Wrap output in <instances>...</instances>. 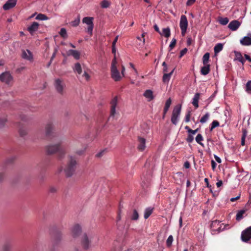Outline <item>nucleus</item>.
<instances>
[{
    "label": "nucleus",
    "instance_id": "nucleus-1",
    "mask_svg": "<svg viewBox=\"0 0 251 251\" xmlns=\"http://www.w3.org/2000/svg\"><path fill=\"white\" fill-rule=\"evenodd\" d=\"M46 151L49 154L57 153L59 159L63 158L66 154L65 148L61 145L60 142L56 144L48 145L46 148Z\"/></svg>",
    "mask_w": 251,
    "mask_h": 251
},
{
    "label": "nucleus",
    "instance_id": "nucleus-2",
    "mask_svg": "<svg viewBox=\"0 0 251 251\" xmlns=\"http://www.w3.org/2000/svg\"><path fill=\"white\" fill-rule=\"evenodd\" d=\"M77 162L72 156H69V160L66 167L64 169L65 175L68 177L72 176L75 173Z\"/></svg>",
    "mask_w": 251,
    "mask_h": 251
},
{
    "label": "nucleus",
    "instance_id": "nucleus-3",
    "mask_svg": "<svg viewBox=\"0 0 251 251\" xmlns=\"http://www.w3.org/2000/svg\"><path fill=\"white\" fill-rule=\"evenodd\" d=\"M117 61L116 57L114 56L111 64V77L115 81H118L121 80L122 76L120 75V72L117 69L116 67Z\"/></svg>",
    "mask_w": 251,
    "mask_h": 251
},
{
    "label": "nucleus",
    "instance_id": "nucleus-4",
    "mask_svg": "<svg viewBox=\"0 0 251 251\" xmlns=\"http://www.w3.org/2000/svg\"><path fill=\"white\" fill-rule=\"evenodd\" d=\"M181 110V105H177L174 108L171 117V122L175 125H176L178 123Z\"/></svg>",
    "mask_w": 251,
    "mask_h": 251
},
{
    "label": "nucleus",
    "instance_id": "nucleus-5",
    "mask_svg": "<svg viewBox=\"0 0 251 251\" xmlns=\"http://www.w3.org/2000/svg\"><path fill=\"white\" fill-rule=\"evenodd\" d=\"M93 237L92 235H88L85 233L82 235L81 238V244L83 249L86 250L91 247V240Z\"/></svg>",
    "mask_w": 251,
    "mask_h": 251
},
{
    "label": "nucleus",
    "instance_id": "nucleus-6",
    "mask_svg": "<svg viewBox=\"0 0 251 251\" xmlns=\"http://www.w3.org/2000/svg\"><path fill=\"white\" fill-rule=\"evenodd\" d=\"M94 18L92 17H85L82 19V23L88 25L87 31L91 35H92L94 28Z\"/></svg>",
    "mask_w": 251,
    "mask_h": 251
},
{
    "label": "nucleus",
    "instance_id": "nucleus-7",
    "mask_svg": "<svg viewBox=\"0 0 251 251\" xmlns=\"http://www.w3.org/2000/svg\"><path fill=\"white\" fill-rule=\"evenodd\" d=\"M188 25V23L186 16L185 15H182L180 17L179 26L182 36H184L185 35Z\"/></svg>",
    "mask_w": 251,
    "mask_h": 251
},
{
    "label": "nucleus",
    "instance_id": "nucleus-8",
    "mask_svg": "<svg viewBox=\"0 0 251 251\" xmlns=\"http://www.w3.org/2000/svg\"><path fill=\"white\" fill-rule=\"evenodd\" d=\"M54 85L56 91L60 94H63L64 93L65 84L63 80L60 78H56L54 80Z\"/></svg>",
    "mask_w": 251,
    "mask_h": 251
},
{
    "label": "nucleus",
    "instance_id": "nucleus-9",
    "mask_svg": "<svg viewBox=\"0 0 251 251\" xmlns=\"http://www.w3.org/2000/svg\"><path fill=\"white\" fill-rule=\"evenodd\" d=\"M110 117H114L117 113L116 108H118V97H114L110 101Z\"/></svg>",
    "mask_w": 251,
    "mask_h": 251
},
{
    "label": "nucleus",
    "instance_id": "nucleus-10",
    "mask_svg": "<svg viewBox=\"0 0 251 251\" xmlns=\"http://www.w3.org/2000/svg\"><path fill=\"white\" fill-rule=\"evenodd\" d=\"M13 80V77L9 72H5L0 75V80L6 84L10 83Z\"/></svg>",
    "mask_w": 251,
    "mask_h": 251
},
{
    "label": "nucleus",
    "instance_id": "nucleus-11",
    "mask_svg": "<svg viewBox=\"0 0 251 251\" xmlns=\"http://www.w3.org/2000/svg\"><path fill=\"white\" fill-rule=\"evenodd\" d=\"M241 239L245 242H248L251 239V226L242 232Z\"/></svg>",
    "mask_w": 251,
    "mask_h": 251
},
{
    "label": "nucleus",
    "instance_id": "nucleus-12",
    "mask_svg": "<svg viewBox=\"0 0 251 251\" xmlns=\"http://www.w3.org/2000/svg\"><path fill=\"white\" fill-rule=\"evenodd\" d=\"M21 57L24 59L32 62L33 60V56L32 53L29 50H22Z\"/></svg>",
    "mask_w": 251,
    "mask_h": 251
},
{
    "label": "nucleus",
    "instance_id": "nucleus-13",
    "mask_svg": "<svg viewBox=\"0 0 251 251\" xmlns=\"http://www.w3.org/2000/svg\"><path fill=\"white\" fill-rule=\"evenodd\" d=\"M240 42L243 46H248L251 45V33H248L247 36L240 40Z\"/></svg>",
    "mask_w": 251,
    "mask_h": 251
},
{
    "label": "nucleus",
    "instance_id": "nucleus-14",
    "mask_svg": "<svg viewBox=\"0 0 251 251\" xmlns=\"http://www.w3.org/2000/svg\"><path fill=\"white\" fill-rule=\"evenodd\" d=\"M17 0H8L3 5V8L5 10H9L13 8L17 3Z\"/></svg>",
    "mask_w": 251,
    "mask_h": 251
},
{
    "label": "nucleus",
    "instance_id": "nucleus-15",
    "mask_svg": "<svg viewBox=\"0 0 251 251\" xmlns=\"http://www.w3.org/2000/svg\"><path fill=\"white\" fill-rule=\"evenodd\" d=\"M241 25V23L238 20H233L229 23L228 27L232 31H236Z\"/></svg>",
    "mask_w": 251,
    "mask_h": 251
},
{
    "label": "nucleus",
    "instance_id": "nucleus-16",
    "mask_svg": "<svg viewBox=\"0 0 251 251\" xmlns=\"http://www.w3.org/2000/svg\"><path fill=\"white\" fill-rule=\"evenodd\" d=\"M81 231V228L78 225H75L71 229V234L73 237L76 238Z\"/></svg>",
    "mask_w": 251,
    "mask_h": 251
},
{
    "label": "nucleus",
    "instance_id": "nucleus-17",
    "mask_svg": "<svg viewBox=\"0 0 251 251\" xmlns=\"http://www.w3.org/2000/svg\"><path fill=\"white\" fill-rule=\"evenodd\" d=\"M211 227L213 230L217 231L218 232H220L221 229V224L219 221L215 220L212 222L211 224Z\"/></svg>",
    "mask_w": 251,
    "mask_h": 251
},
{
    "label": "nucleus",
    "instance_id": "nucleus-18",
    "mask_svg": "<svg viewBox=\"0 0 251 251\" xmlns=\"http://www.w3.org/2000/svg\"><path fill=\"white\" fill-rule=\"evenodd\" d=\"M143 96L147 99L148 101H151L154 98V96H153L152 91L150 89L146 90L144 92Z\"/></svg>",
    "mask_w": 251,
    "mask_h": 251
},
{
    "label": "nucleus",
    "instance_id": "nucleus-19",
    "mask_svg": "<svg viewBox=\"0 0 251 251\" xmlns=\"http://www.w3.org/2000/svg\"><path fill=\"white\" fill-rule=\"evenodd\" d=\"M138 149L140 151H143L146 148V139L142 137L138 138Z\"/></svg>",
    "mask_w": 251,
    "mask_h": 251
},
{
    "label": "nucleus",
    "instance_id": "nucleus-20",
    "mask_svg": "<svg viewBox=\"0 0 251 251\" xmlns=\"http://www.w3.org/2000/svg\"><path fill=\"white\" fill-rule=\"evenodd\" d=\"M39 24L37 22H33L31 25L28 27L27 30L32 35L39 28Z\"/></svg>",
    "mask_w": 251,
    "mask_h": 251
},
{
    "label": "nucleus",
    "instance_id": "nucleus-21",
    "mask_svg": "<svg viewBox=\"0 0 251 251\" xmlns=\"http://www.w3.org/2000/svg\"><path fill=\"white\" fill-rule=\"evenodd\" d=\"M174 69L172 70L169 73H164L162 77V81L165 83H168L170 81L171 77L174 72Z\"/></svg>",
    "mask_w": 251,
    "mask_h": 251
},
{
    "label": "nucleus",
    "instance_id": "nucleus-22",
    "mask_svg": "<svg viewBox=\"0 0 251 251\" xmlns=\"http://www.w3.org/2000/svg\"><path fill=\"white\" fill-rule=\"evenodd\" d=\"M200 94L199 93H197L195 94L194 98L192 100V104L195 106L196 108H198L199 107V100L200 99Z\"/></svg>",
    "mask_w": 251,
    "mask_h": 251
},
{
    "label": "nucleus",
    "instance_id": "nucleus-23",
    "mask_svg": "<svg viewBox=\"0 0 251 251\" xmlns=\"http://www.w3.org/2000/svg\"><path fill=\"white\" fill-rule=\"evenodd\" d=\"M172 102L171 99L170 98H169L166 101L165 106L163 109V118L164 119L166 113L167 112Z\"/></svg>",
    "mask_w": 251,
    "mask_h": 251
},
{
    "label": "nucleus",
    "instance_id": "nucleus-24",
    "mask_svg": "<svg viewBox=\"0 0 251 251\" xmlns=\"http://www.w3.org/2000/svg\"><path fill=\"white\" fill-rule=\"evenodd\" d=\"M68 55H72L75 59H79L80 58V53L76 50H70L68 51Z\"/></svg>",
    "mask_w": 251,
    "mask_h": 251
},
{
    "label": "nucleus",
    "instance_id": "nucleus-25",
    "mask_svg": "<svg viewBox=\"0 0 251 251\" xmlns=\"http://www.w3.org/2000/svg\"><path fill=\"white\" fill-rule=\"evenodd\" d=\"M210 71V66L208 64L204 65V66L201 67V75H207Z\"/></svg>",
    "mask_w": 251,
    "mask_h": 251
},
{
    "label": "nucleus",
    "instance_id": "nucleus-26",
    "mask_svg": "<svg viewBox=\"0 0 251 251\" xmlns=\"http://www.w3.org/2000/svg\"><path fill=\"white\" fill-rule=\"evenodd\" d=\"M153 208L151 207L146 208L144 211V217L145 219H147L153 212Z\"/></svg>",
    "mask_w": 251,
    "mask_h": 251
},
{
    "label": "nucleus",
    "instance_id": "nucleus-27",
    "mask_svg": "<svg viewBox=\"0 0 251 251\" xmlns=\"http://www.w3.org/2000/svg\"><path fill=\"white\" fill-rule=\"evenodd\" d=\"M73 70L74 72L76 73L78 75H80L82 73V68L80 63H75L74 67L73 68Z\"/></svg>",
    "mask_w": 251,
    "mask_h": 251
},
{
    "label": "nucleus",
    "instance_id": "nucleus-28",
    "mask_svg": "<svg viewBox=\"0 0 251 251\" xmlns=\"http://www.w3.org/2000/svg\"><path fill=\"white\" fill-rule=\"evenodd\" d=\"M223 49V45L222 43H218L214 48V51L215 54L220 52Z\"/></svg>",
    "mask_w": 251,
    "mask_h": 251
},
{
    "label": "nucleus",
    "instance_id": "nucleus-29",
    "mask_svg": "<svg viewBox=\"0 0 251 251\" xmlns=\"http://www.w3.org/2000/svg\"><path fill=\"white\" fill-rule=\"evenodd\" d=\"M246 210H241L239 211L236 214V220L240 221L244 217V214L246 213Z\"/></svg>",
    "mask_w": 251,
    "mask_h": 251
},
{
    "label": "nucleus",
    "instance_id": "nucleus-30",
    "mask_svg": "<svg viewBox=\"0 0 251 251\" xmlns=\"http://www.w3.org/2000/svg\"><path fill=\"white\" fill-rule=\"evenodd\" d=\"M170 29L169 27H167L162 29V33H161V35L164 36L166 38H168L170 37Z\"/></svg>",
    "mask_w": 251,
    "mask_h": 251
},
{
    "label": "nucleus",
    "instance_id": "nucleus-31",
    "mask_svg": "<svg viewBox=\"0 0 251 251\" xmlns=\"http://www.w3.org/2000/svg\"><path fill=\"white\" fill-rule=\"evenodd\" d=\"M218 22L219 23L223 25H227L229 22V20L227 18H223V17H219Z\"/></svg>",
    "mask_w": 251,
    "mask_h": 251
},
{
    "label": "nucleus",
    "instance_id": "nucleus-32",
    "mask_svg": "<svg viewBox=\"0 0 251 251\" xmlns=\"http://www.w3.org/2000/svg\"><path fill=\"white\" fill-rule=\"evenodd\" d=\"M209 117V113L208 112L206 113L201 118L200 121V123L201 124H204L206 123L208 120Z\"/></svg>",
    "mask_w": 251,
    "mask_h": 251
},
{
    "label": "nucleus",
    "instance_id": "nucleus-33",
    "mask_svg": "<svg viewBox=\"0 0 251 251\" xmlns=\"http://www.w3.org/2000/svg\"><path fill=\"white\" fill-rule=\"evenodd\" d=\"M53 129V126L51 124H48L46 126V133L49 135Z\"/></svg>",
    "mask_w": 251,
    "mask_h": 251
},
{
    "label": "nucleus",
    "instance_id": "nucleus-34",
    "mask_svg": "<svg viewBox=\"0 0 251 251\" xmlns=\"http://www.w3.org/2000/svg\"><path fill=\"white\" fill-rule=\"evenodd\" d=\"M130 219L133 221H137L139 219V214L137 211L136 209H134L133 213L130 217Z\"/></svg>",
    "mask_w": 251,
    "mask_h": 251
},
{
    "label": "nucleus",
    "instance_id": "nucleus-35",
    "mask_svg": "<svg viewBox=\"0 0 251 251\" xmlns=\"http://www.w3.org/2000/svg\"><path fill=\"white\" fill-rule=\"evenodd\" d=\"M203 137L201 134H198L196 137V142L202 147H203V144L201 142V141H203Z\"/></svg>",
    "mask_w": 251,
    "mask_h": 251
},
{
    "label": "nucleus",
    "instance_id": "nucleus-36",
    "mask_svg": "<svg viewBox=\"0 0 251 251\" xmlns=\"http://www.w3.org/2000/svg\"><path fill=\"white\" fill-rule=\"evenodd\" d=\"M49 19V18L46 15H45V14H41V13L37 15V16L36 17V20H42V21L47 20Z\"/></svg>",
    "mask_w": 251,
    "mask_h": 251
},
{
    "label": "nucleus",
    "instance_id": "nucleus-37",
    "mask_svg": "<svg viewBox=\"0 0 251 251\" xmlns=\"http://www.w3.org/2000/svg\"><path fill=\"white\" fill-rule=\"evenodd\" d=\"M210 54L208 52L205 53L202 57V62L203 65L207 64L209 58Z\"/></svg>",
    "mask_w": 251,
    "mask_h": 251
},
{
    "label": "nucleus",
    "instance_id": "nucleus-38",
    "mask_svg": "<svg viewBox=\"0 0 251 251\" xmlns=\"http://www.w3.org/2000/svg\"><path fill=\"white\" fill-rule=\"evenodd\" d=\"M174 238L172 235H170L166 240V246L167 247H171Z\"/></svg>",
    "mask_w": 251,
    "mask_h": 251
},
{
    "label": "nucleus",
    "instance_id": "nucleus-39",
    "mask_svg": "<svg viewBox=\"0 0 251 251\" xmlns=\"http://www.w3.org/2000/svg\"><path fill=\"white\" fill-rule=\"evenodd\" d=\"M236 57L237 60L242 63L243 65L244 64L245 60L243 58V57L240 53H237L236 54Z\"/></svg>",
    "mask_w": 251,
    "mask_h": 251
},
{
    "label": "nucleus",
    "instance_id": "nucleus-40",
    "mask_svg": "<svg viewBox=\"0 0 251 251\" xmlns=\"http://www.w3.org/2000/svg\"><path fill=\"white\" fill-rule=\"evenodd\" d=\"M245 90L248 93L251 94V80H249L246 83Z\"/></svg>",
    "mask_w": 251,
    "mask_h": 251
},
{
    "label": "nucleus",
    "instance_id": "nucleus-41",
    "mask_svg": "<svg viewBox=\"0 0 251 251\" xmlns=\"http://www.w3.org/2000/svg\"><path fill=\"white\" fill-rule=\"evenodd\" d=\"M60 35L64 38L67 37V34L66 30L64 28H62L59 32Z\"/></svg>",
    "mask_w": 251,
    "mask_h": 251
},
{
    "label": "nucleus",
    "instance_id": "nucleus-42",
    "mask_svg": "<svg viewBox=\"0 0 251 251\" xmlns=\"http://www.w3.org/2000/svg\"><path fill=\"white\" fill-rule=\"evenodd\" d=\"M218 126H219V123L217 121L214 120L211 124L210 130L212 131L214 128Z\"/></svg>",
    "mask_w": 251,
    "mask_h": 251
},
{
    "label": "nucleus",
    "instance_id": "nucleus-43",
    "mask_svg": "<svg viewBox=\"0 0 251 251\" xmlns=\"http://www.w3.org/2000/svg\"><path fill=\"white\" fill-rule=\"evenodd\" d=\"M80 23V17L78 16L77 18L72 21L71 23L73 26H77Z\"/></svg>",
    "mask_w": 251,
    "mask_h": 251
},
{
    "label": "nucleus",
    "instance_id": "nucleus-44",
    "mask_svg": "<svg viewBox=\"0 0 251 251\" xmlns=\"http://www.w3.org/2000/svg\"><path fill=\"white\" fill-rule=\"evenodd\" d=\"M11 246L8 243L5 244L2 247V251H10Z\"/></svg>",
    "mask_w": 251,
    "mask_h": 251
},
{
    "label": "nucleus",
    "instance_id": "nucleus-45",
    "mask_svg": "<svg viewBox=\"0 0 251 251\" xmlns=\"http://www.w3.org/2000/svg\"><path fill=\"white\" fill-rule=\"evenodd\" d=\"M110 5L109 2L107 0H103L101 2V6L102 8H107Z\"/></svg>",
    "mask_w": 251,
    "mask_h": 251
},
{
    "label": "nucleus",
    "instance_id": "nucleus-46",
    "mask_svg": "<svg viewBox=\"0 0 251 251\" xmlns=\"http://www.w3.org/2000/svg\"><path fill=\"white\" fill-rule=\"evenodd\" d=\"M191 116V111L189 110L187 111L185 117V122L188 123L190 121V117Z\"/></svg>",
    "mask_w": 251,
    "mask_h": 251
},
{
    "label": "nucleus",
    "instance_id": "nucleus-47",
    "mask_svg": "<svg viewBox=\"0 0 251 251\" xmlns=\"http://www.w3.org/2000/svg\"><path fill=\"white\" fill-rule=\"evenodd\" d=\"M6 122L7 119L6 118H0V128L4 127Z\"/></svg>",
    "mask_w": 251,
    "mask_h": 251
},
{
    "label": "nucleus",
    "instance_id": "nucleus-48",
    "mask_svg": "<svg viewBox=\"0 0 251 251\" xmlns=\"http://www.w3.org/2000/svg\"><path fill=\"white\" fill-rule=\"evenodd\" d=\"M176 40L175 38H173L169 45L170 50H172L174 47L176 46Z\"/></svg>",
    "mask_w": 251,
    "mask_h": 251
},
{
    "label": "nucleus",
    "instance_id": "nucleus-49",
    "mask_svg": "<svg viewBox=\"0 0 251 251\" xmlns=\"http://www.w3.org/2000/svg\"><path fill=\"white\" fill-rule=\"evenodd\" d=\"M82 77L83 78H84V79L86 81H88L90 77V75L85 71L84 72L83 74L82 75Z\"/></svg>",
    "mask_w": 251,
    "mask_h": 251
},
{
    "label": "nucleus",
    "instance_id": "nucleus-50",
    "mask_svg": "<svg viewBox=\"0 0 251 251\" xmlns=\"http://www.w3.org/2000/svg\"><path fill=\"white\" fill-rule=\"evenodd\" d=\"M193 140H194V137H193V135L189 133V135L186 139V141L188 143H191L193 142Z\"/></svg>",
    "mask_w": 251,
    "mask_h": 251
},
{
    "label": "nucleus",
    "instance_id": "nucleus-51",
    "mask_svg": "<svg viewBox=\"0 0 251 251\" xmlns=\"http://www.w3.org/2000/svg\"><path fill=\"white\" fill-rule=\"evenodd\" d=\"M19 133L21 136H24L26 134L27 131L25 129H20L19 130Z\"/></svg>",
    "mask_w": 251,
    "mask_h": 251
},
{
    "label": "nucleus",
    "instance_id": "nucleus-52",
    "mask_svg": "<svg viewBox=\"0 0 251 251\" xmlns=\"http://www.w3.org/2000/svg\"><path fill=\"white\" fill-rule=\"evenodd\" d=\"M246 137V132H244L242 135V140H241V145L242 146L245 145Z\"/></svg>",
    "mask_w": 251,
    "mask_h": 251
},
{
    "label": "nucleus",
    "instance_id": "nucleus-53",
    "mask_svg": "<svg viewBox=\"0 0 251 251\" xmlns=\"http://www.w3.org/2000/svg\"><path fill=\"white\" fill-rule=\"evenodd\" d=\"M57 51H58V48H55L54 49V52H53V54H52V56L51 57V58H50V59L51 60H53V59L54 58V57H55Z\"/></svg>",
    "mask_w": 251,
    "mask_h": 251
},
{
    "label": "nucleus",
    "instance_id": "nucleus-54",
    "mask_svg": "<svg viewBox=\"0 0 251 251\" xmlns=\"http://www.w3.org/2000/svg\"><path fill=\"white\" fill-rule=\"evenodd\" d=\"M187 49L184 48L182 50H181L180 53V56L179 57H181L183 56L187 51Z\"/></svg>",
    "mask_w": 251,
    "mask_h": 251
},
{
    "label": "nucleus",
    "instance_id": "nucleus-55",
    "mask_svg": "<svg viewBox=\"0 0 251 251\" xmlns=\"http://www.w3.org/2000/svg\"><path fill=\"white\" fill-rule=\"evenodd\" d=\"M85 148L82 149V150H78L76 151V154H77L79 155H81L84 153V152H85Z\"/></svg>",
    "mask_w": 251,
    "mask_h": 251
},
{
    "label": "nucleus",
    "instance_id": "nucleus-56",
    "mask_svg": "<svg viewBox=\"0 0 251 251\" xmlns=\"http://www.w3.org/2000/svg\"><path fill=\"white\" fill-rule=\"evenodd\" d=\"M196 0H188L186 2V5L187 6H190L194 4V3L196 1Z\"/></svg>",
    "mask_w": 251,
    "mask_h": 251
},
{
    "label": "nucleus",
    "instance_id": "nucleus-57",
    "mask_svg": "<svg viewBox=\"0 0 251 251\" xmlns=\"http://www.w3.org/2000/svg\"><path fill=\"white\" fill-rule=\"evenodd\" d=\"M211 164L212 169L213 170H214L216 167V163L213 160H212L211 161Z\"/></svg>",
    "mask_w": 251,
    "mask_h": 251
},
{
    "label": "nucleus",
    "instance_id": "nucleus-58",
    "mask_svg": "<svg viewBox=\"0 0 251 251\" xmlns=\"http://www.w3.org/2000/svg\"><path fill=\"white\" fill-rule=\"evenodd\" d=\"M214 158L215 159V160L219 163H221V158L218 156L217 155H214Z\"/></svg>",
    "mask_w": 251,
    "mask_h": 251
},
{
    "label": "nucleus",
    "instance_id": "nucleus-59",
    "mask_svg": "<svg viewBox=\"0 0 251 251\" xmlns=\"http://www.w3.org/2000/svg\"><path fill=\"white\" fill-rule=\"evenodd\" d=\"M5 177V174L3 172H0V182L2 181Z\"/></svg>",
    "mask_w": 251,
    "mask_h": 251
},
{
    "label": "nucleus",
    "instance_id": "nucleus-60",
    "mask_svg": "<svg viewBox=\"0 0 251 251\" xmlns=\"http://www.w3.org/2000/svg\"><path fill=\"white\" fill-rule=\"evenodd\" d=\"M198 130H199V128H197L195 130L191 129V130H190V134H191L192 135H194L198 131Z\"/></svg>",
    "mask_w": 251,
    "mask_h": 251
},
{
    "label": "nucleus",
    "instance_id": "nucleus-61",
    "mask_svg": "<svg viewBox=\"0 0 251 251\" xmlns=\"http://www.w3.org/2000/svg\"><path fill=\"white\" fill-rule=\"evenodd\" d=\"M154 28L156 31L158 32L160 34H161V33L160 32V31L159 30V27L156 25H154Z\"/></svg>",
    "mask_w": 251,
    "mask_h": 251
},
{
    "label": "nucleus",
    "instance_id": "nucleus-62",
    "mask_svg": "<svg viewBox=\"0 0 251 251\" xmlns=\"http://www.w3.org/2000/svg\"><path fill=\"white\" fill-rule=\"evenodd\" d=\"M245 57L246 60H248L250 62H251V58L249 55L245 54Z\"/></svg>",
    "mask_w": 251,
    "mask_h": 251
},
{
    "label": "nucleus",
    "instance_id": "nucleus-63",
    "mask_svg": "<svg viewBox=\"0 0 251 251\" xmlns=\"http://www.w3.org/2000/svg\"><path fill=\"white\" fill-rule=\"evenodd\" d=\"M223 184V182L222 180H219L216 183V185L218 187H220Z\"/></svg>",
    "mask_w": 251,
    "mask_h": 251
},
{
    "label": "nucleus",
    "instance_id": "nucleus-64",
    "mask_svg": "<svg viewBox=\"0 0 251 251\" xmlns=\"http://www.w3.org/2000/svg\"><path fill=\"white\" fill-rule=\"evenodd\" d=\"M192 39L191 38H188L187 40V44L188 46H190L192 43Z\"/></svg>",
    "mask_w": 251,
    "mask_h": 251
}]
</instances>
